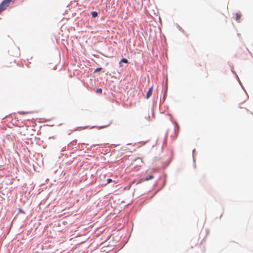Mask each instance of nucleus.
<instances>
[{
  "label": "nucleus",
  "mask_w": 253,
  "mask_h": 253,
  "mask_svg": "<svg viewBox=\"0 0 253 253\" xmlns=\"http://www.w3.org/2000/svg\"><path fill=\"white\" fill-rule=\"evenodd\" d=\"M121 63H128V61L126 59V58H123L121 59L120 62V66H121L122 65H121Z\"/></svg>",
  "instance_id": "obj_4"
},
{
  "label": "nucleus",
  "mask_w": 253,
  "mask_h": 253,
  "mask_svg": "<svg viewBox=\"0 0 253 253\" xmlns=\"http://www.w3.org/2000/svg\"><path fill=\"white\" fill-rule=\"evenodd\" d=\"M203 66L206 68V64L205 63H203Z\"/></svg>",
  "instance_id": "obj_11"
},
{
  "label": "nucleus",
  "mask_w": 253,
  "mask_h": 253,
  "mask_svg": "<svg viewBox=\"0 0 253 253\" xmlns=\"http://www.w3.org/2000/svg\"><path fill=\"white\" fill-rule=\"evenodd\" d=\"M101 70V68H97V69L95 70V72H99V71H100Z\"/></svg>",
  "instance_id": "obj_10"
},
{
  "label": "nucleus",
  "mask_w": 253,
  "mask_h": 253,
  "mask_svg": "<svg viewBox=\"0 0 253 253\" xmlns=\"http://www.w3.org/2000/svg\"><path fill=\"white\" fill-rule=\"evenodd\" d=\"M91 15L93 17H96L97 16V13L96 11H93L92 12Z\"/></svg>",
  "instance_id": "obj_6"
},
{
  "label": "nucleus",
  "mask_w": 253,
  "mask_h": 253,
  "mask_svg": "<svg viewBox=\"0 0 253 253\" xmlns=\"http://www.w3.org/2000/svg\"><path fill=\"white\" fill-rule=\"evenodd\" d=\"M153 177H154V176L153 175H150L149 176L145 177L144 179V180L148 181V180H149L152 179Z\"/></svg>",
  "instance_id": "obj_5"
},
{
  "label": "nucleus",
  "mask_w": 253,
  "mask_h": 253,
  "mask_svg": "<svg viewBox=\"0 0 253 253\" xmlns=\"http://www.w3.org/2000/svg\"><path fill=\"white\" fill-rule=\"evenodd\" d=\"M12 0H3L2 2L0 4V13L6 9V8L9 6L10 3Z\"/></svg>",
  "instance_id": "obj_1"
},
{
  "label": "nucleus",
  "mask_w": 253,
  "mask_h": 253,
  "mask_svg": "<svg viewBox=\"0 0 253 253\" xmlns=\"http://www.w3.org/2000/svg\"><path fill=\"white\" fill-rule=\"evenodd\" d=\"M242 17V14L240 12H237L236 13V20L239 21Z\"/></svg>",
  "instance_id": "obj_3"
},
{
  "label": "nucleus",
  "mask_w": 253,
  "mask_h": 253,
  "mask_svg": "<svg viewBox=\"0 0 253 253\" xmlns=\"http://www.w3.org/2000/svg\"><path fill=\"white\" fill-rule=\"evenodd\" d=\"M33 113V112H20V114H28V113Z\"/></svg>",
  "instance_id": "obj_9"
},
{
  "label": "nucleus",
  "mask_w": 253,
  "mask_h": 253,
  "mask_svg": "<svg viewBox=\"0 0 253 253\" xmlns=\"http://www.w3.org/2000/svg\"><path fill=\"white\" fill-rule=\"evenodd\" d=\"M97 145H99V144H97L94 145V146H97Z\"/></svg>",
  "instance_id": "obj_12"
},
{
  "label": "nucleus",
  "mask_w": 253,
  "mask_h": 253,
  "mask_svg": "<svg viewBox=\"0 0 253 253\" xmlns=\"http://www.w3.org/2000/svg\"><path fill=\"white\" fill-rule=\"evenodd\" d=\"M107 184H108V183L111 182L112 181V180L111 178H108L107 179Z\"/></svg>",
  "instance_id": "obj_8"
},
{
  "label": "nucleus",
  "mask_w": 253,
  "mask_h": 253,
  "mask_svg": "<svg viewBox=\"0 0 253 253\" xmlns=\"http://www.w3.org/2000/svg\"><path fill=\"white\" fill-rule=\"evenodd\" d=\"M152 91H153V86H151V87L149 88V90H148V91L147 92L146 96L147 99H148L150 97V96L152 95Z\"/></svg>",
  "instance_id": "obj_2"
},
{
  "label": "nucleus",
  "mask_w": 253,
  "mask_h": 253,
  "mask_svg": "<svg viewBox=\"0 0 253 253\" xmlns=\"http://www.w3.org/2000/svg\"><path fill=\"white\" fill-rule=\"evenodd\" d=\"M96 93H100L102 92V89L101 88H97L96 90Z\"/></svg>",
  "instance_id": "obj_7"
}]
</instances>
